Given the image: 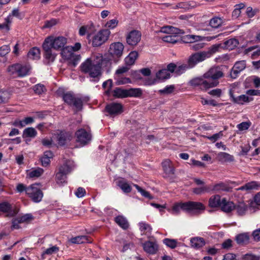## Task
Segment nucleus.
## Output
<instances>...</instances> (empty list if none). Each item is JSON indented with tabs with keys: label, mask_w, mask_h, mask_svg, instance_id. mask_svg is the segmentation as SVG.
Wrapping results in <instances>:
<instances>
[{
	"label": "nucleus",
	"mask_w": 260,
	"mask_h": 260,
	"mask_svg": "<svg viewBox=\"0 0 260 260\" xmlns=\"http://www.w3.org/2000/svg\"><path fill=\"white\" fill-rule=\"evenodd\" d=\"M223 76V73L218 67L211 68L202 77H197L189 82L191 86H199L202 90H207L218 85V79Z\"/></svg>",
	"instance_id": "f257e3e1"
},
{
	"label": "nucleus",
	"mask_w": 260,
	"mask_h": 260,
	"mask_svg": "<svg viewBox=\"0 0 260 260\" xmlns=\"http://www.w3.org/2000/svg\"><path fill=\"white\" fill-rule=\"evenodd\" d=\"M67 43V39L62 36H50L45 39L42 44V49L43 56L47 64L53 62L56 57L57 53L53 50H61Z\"/></svg>",
	"instance_id": "f03ea898"
},
{
	"label": "nucleus",
	"mask_w": 260,
	"mask_h": 260,
	"mask_svg": "<svg viewBox=\"0 0 260 260\" xmlns=\"http://www.w3.org/2000/svg\"><path fill=\"white\" fill-rule=\"evenodd\" d=\"M80 68L82 73L88 75L89 77L91 78V81L98 82L102 76V63L99 62L95 64L90 58L87 59L83 62L80 66Z\"/></svg>",
	"instance_id": "7ed1b4c3"
},
{
	"label": "nucleus",
	"mask_w": 260,
	"mask_h": 260,
	"mask_svg": "<svg viewBox=\"0 0 260 260\" xmlns=\"http://www.w3.org/2000/svg\"><path fill=\"white\" fill-rule=\"evenodd\" d=\"M204 209L205 207L202 203L188 201L175 203L172 207V213L174 215H177L182 210L187 213L194 214Z\"/></svg>",
	"instance_id": "20e7f679"
},
{
	"label": "nucleus",
	"mask_w": 260,
	"mask_h": 260,
	"mask_svg": "<svg viewBox=\"0 0 260 260\" xmlns=\"http://www.w3.org/2000/svg\"><path fill=\"white\" fill-rule=\"evenodd\" d=\"M30 69L29 65L16 63L9 66L7 68V71L11 75L23 77L28 75Z\"/></svg>",
	"instance_id": "39448f33"
},
{
	"label": "nucleus",
	"mask_w": 260,
	"mask_h": 260,
	"mask_svg": "<svg viewBox=\"0 0 260 260\" xmlns=\"http://www.w3.org/2000/svg\"><path fill=\"white\" fill-rule=\"evenodd\" d=\"M53 138L60 146H64L72 140L73 135L72 133L65 130H57L53 135Z\"/></svg>",
	"instance_id": "423d86ee"
},
{
	"label": "nucleus",
	"mask_w": 260,
	"mask_h": 260,
	"mask_svg": "<svg viewBox=\"0 0 260 260\" xmlns=\"http://www.w3.org/2000/svg\"><path fill=\"white\" fill-rule=\"evenodd\" d=\"M62 99L66 103L74 107L77 111H81L82 109V100L81 98H76L73 93L70 92L64 93L62 95Z\"/></svg>",
	"instance_id": "0eeeda50"
},
{
	"label": "nucleus",
	"mask_w": 260,
	"mask_h": 260,
	"mask_svg": "<svg viewBox=\"0 0 260 260\" xmlns=\"http://www.w3.org/2000/svg\"><path fill=\"white\" fill-rule=\"evenodd\" d=\"M209 56V53L205 52V51H198L191 54L189 56L187 62L189 64V67L193 68L199 63L208 58Z\"/></svg>",
	"instance_id": "6e6552de"
},
{
	"label": "nucleus",
	"mask_w": 260,
	"mask_h": 260,
	"mask_svg": "<svg viewBox=\"0 0 260 260\" xmlns=\"http://www.w3.org/2000/svg\"><path fill=\"white\" fill-rule=\"evenodd\" d=\"M110 31L109 29H103L95 34L92 39L93 47H100L104 44L109 39Z\"/></svg>",
	"instance_id": "1a4fd4ad"
},
{
	"label": "nucleus",
	"mask_w": 260,
	"mask_h": 260,
	"mask_svg": "<svg viewBox=\"0 0 260 260\" xmlns=\"http://www.w3.org/2000/svg\"><path fill=\"white\" fill-rule=\"evenodd\" d=\"M26 194L35 203L40 202L43 197L42 191L37 184H32L28 187Z\"/></svg>",
	"instance_id": "9d476101"
},
{
	"label": "nucleus",
	"mask_w": 260,
	"mask_h": 260,
	"mask_svg": "<svg viewBox=\"0 0 260 260\" xmlns=\"http://www.w3.org/2000/svg\"><path fill=\"white\" fill-rule=\"evenodd\" d=\"M76 141L82 145L89 144L92 140V136L90 132L86 131L84 128H80L75 133Z\"/></svg>",
	"instance_id": "9b49d317"
},
{
	"label": "nucleus",
	"mask_w": 260,
	"mask_h": 260,
	"mask_svg": "<svg viewBox=\"0 0 260 260\" xmlns=\"http://www.w3.org/2000/svg\"><path fill=\"white\" fill-rule=\"evenodd\" d=\"M217 36L212 37H206L207 41H211V40L216 38ZM206 37L201 36H197L194 35H187L183 36L181 37V40L182 42L184 43H189L192 44V43L197 41H203L205 39Z\"/></svg>",
	"instance_id": "f8f14e48"
},
{
	"label": "nucleus",
	"mask_w": 260,
	"mask_h": 260,
	"mask_svg": "<svg viewBox=\"0 0 260 260\" xmlns=\"http://www.w3.org/2000/svg\"><path fill=\"white\" fill-rule=\"evenodd\" d=\"M105 111L111 116H116L123 112V106L121 104L112 103L106 105Z\"/></svg>",
	"instance_id": "ddd939ff"
},
{
	"label": "nucleus",
	"mask_w": 260,
	"mask_h": 260,
	"mask_svg": "<svg viewBox=\"0 0 260 260\" xmlns=\"http://www.w3.org/2000/svg\"><path fill=\"white\" fill-rule=\"evenodd\" d=\"M141 32L137 30L131 31L126 36V43L131 46H136L141 39Z\"/></svg>",
	"instance_id": "4468645a"
},
{
	"label": "nucleus",
	"mask_w": 260,
	"mask_h": 260,
	"mask_svg": "<svg viewBox=\"0 0 260 260\" xmlns=\"http://www.w3.org/2000/svg\"><path fill=\"white\" fill-rule=\"evenodd\" d=\"M123 49L124 46L121 43L115 42L111 44L109 52L114 58H119L123 54Z\"/></svg>",
	"instance_id": "2eb2a0df"
},
{
	"label": "nucleus",
	"mask_w": 260,
	"mask_h": 260,
	"mask_svg": "<svg viewBox=\"0 0 260 260\" xmlns=\"http://www.w3.org/2000/svg\"><path fill=\"white\" fill-rule=\"evenodd\" d=\"M246 66V61L245 60H241L237 61L231 73V77L233 79H235L237 77L238 74L243 70H244Z\"/></svg>",
	"instance_id": "dca6fc26"
},
{
	"label": "nucleus",
	"mask_w": 260,
	"mask_h": 260,
	"mask_svg": "<svg viewBox=\"0 0 260 260\" xmlns=\"http://www.w3.org/2000/svg\"><path fill=\"white\" fill-rule=\"evenodd\" d=\"M76 168L74 161L71 159H64L59 165L58 169H62L64 173L68 175Z\"/></svg>",
	"instance_id": "f3484780"
},
{
	"label": "nucleus",
	"mask_w": 260,
	"mask_h": 260,
	"mask_svg": "<svg viewBox=\"0 0 260 260\" xmlns=\"http://www.w3.org/2000/svg\"><path fill=\"white\" fill-rule=\"evenodd\" d=\"M165 177H172L175 173V169L171 161L166 159L161 163Z\"/></svg>",
	"instance_id": "a211bd4d"
},
{
	"label": "nucleus",
	"mask_w": 260,
	"mask_h": 260,
	"mask_svg": "<svg viewBox=\"0 0 260 260\" xmlns=\"http://www.w3.org/2000/svg\"><path fill=\"white\" fill-rule=\"evenodd\" d=\"M142 246L144 250L147 253L154 254L158 250V245L155 242L146 241L142 243Z\"/></svg>",
	"instance_id": "6ab92c4d"
},
{
	"label": "nucleus",
	"mask_w": 260,
	"mask_h": 260,
	"mask_svg": "<svg viewBox=\"0 0 260 260\" xmlns=\"http://www.w3.org/2000/svg\"><path fill=\"white\" fill-rule=\"evenodd\" d=\"M0 211L7 214V216L13 217L16 214V211L13 209L12 205L7 202L0 203Z\"/></svg>",
	"instance_id": "aec40b11"
},
{
	"label": "nucleus",
	"mask_w": 260,
	"mask_h": 260,
	"mask_svg": "<svg viewBox=\"0 0 260 260\" xmlns=\"http://www.w3.org/2000/svg\"><path fill=\"white\" fill-rule=\"evenodd\" d=\"M62 169H58L56 173L55 180L56 183L59 185H63L67 183V174L64 173Z\"/></svg>",
	"instance_id": "412c9836"
},
{
	"label": "nucleus",
	"mask_w": 260,
	"mask_h": 260,
	"mask_svg": "<svg viewBox=\"0 0 260 260\" xmlns=\"http://www.w3.org/2000/svg\"><path fill=\"white\" fill-rule=\"evenodd\" d=\"M44 170L39 167L32 168L31 170L26 171V176L29 178H37L40 177L44 173Z\"/></svg>",
	"instance_id": "4be33fe9"
},
{
	"label": "nucleus",
	"mask_w": 260,
	"mask_h": 260,
	"mask_svg": "<svg viewBox=\"0 0 260 260\" xmlns=\"http://www.w3.org/2000/svg\"><path fill=\"white\" fill-rule=\"evenodd\" d=\"M160 32L168 34H183V30L172 26H166L161 28Z\"/></svg>",
	"instance_id": "5701e85b"
},
{
	"label": "nucleus",
	"mask_w": 260,
	"mask_h": 260,
	"mask_svg": "<svg viewBox=\"0 0 260 260\" xmlns=\"http://www.w3.org/2000/svg\"><path fill=\"white\" fill-rule=\"evenodd\" d=\"M69 241L73 244H80L85 243H91V241L89 239L87 236L82 235L78 236L75 237L71 238L69 240Z\"/></svg>",
	"instance_id": "b1692460"
},
{
	"label": "nucleus",
	"mask_w": 260,
	"mask_h": 260,
	"mask_svg": "<svg viewBox=\"0 0 260 260\" xmlns=\"http://www.w3.org/2000/svg\"><path fill=\"white\" fill-rule=\"evenodd\" d=\"M224 212H230L234 208V204L232 202L227 201L225 198L221 200V205L220 207Z\"/></svg>",
	"instance_id": "393cba45"
},
{
	"label": "nucleus",
	"mask_w": 260,
	"mask_h": 260,
	"mask_svg": "<svg viewBox=\"0 0 260 260\" xmlns=\"http://www.w3.org/2000/svg\"><path fill=\"white\" fill-rule=\"evenodd\" d=\"M53 157V152L51 151H46L41 158L42 165L43 167H47L50 164V159Z\"/></svg>",
	"instance_id": "a878e982"
},
{
	"label": "nucleus",
	"mask_w": 260,
	"mask_h": 260,
	"mask_svg": "<svg viewBox=\"0 0 260 260\" xmlns=\"http://www.w3.org/2000/svg\"><path fill=\"white\" fill-rule=\"evenodd\" d=\"M116 184L124 193H129L132 191V187L123 178L117 180Z\"/></svg>",
	"instance_id": "bb28decb"
},
{
	"label": "nucleus",
	"mask_w": 260,
	"mask_h": 260,
	"mask_svg": "<svg viewBox=\"0 0 260 260\" xmlns=\"http://www.w3.org/2000/svg\"><path fill=\"white\" fill-rule=\"evenodd\" d=\"M112 95L115 98H127V90L124 89L120 87H116L112 91Z\"/></svg>",
	"instance_id": "cd10ccee"
},
{
	"label": "nucleus",
	"mask_w": 260,
	"mask_h": 260,
	"mask_svg": "<svg viewBox=\"0 0 260 260\" xmlns=\"http://www.w3.org/2000/svg\"><path fill=\"white\" fill-rule=\"evenodd\" d=\"M190 245L191 247L199 249L205 245V240L203 238L194 237L190 239Z\"/></svg>",
	"instance_id": "c85d7f7f"
},
{
	"label": "nucleus",
	"mask_w": 260,
	"mask_h": 260,
	"mask_svg": "<svg viewBox=\"0 0 260 260\" xmlns=\"http://www.w3.org/2000/svg\"><path fill=\"white\" fill-rule=\"evenodd\" d=\"M37 132L35 128L29 127L23 130L22 137L23 138H34L37 136Z\"/></svg>",
	"instance_id": "c756f323"
},
{
	"label": "nucleus",
	"mask_w": 260,
	"mask_h": 260,
	"mask_svg": "<svg viewBox=\"0 0 260 260\" xmlns=\"http://www.w3.org/2000/svg\"><path fill=\"white\" fill-rule=\"evenodd\" d=\"M138 56V53L137 51H132L124 59L125 65L130 67L135 63Z\"/></svg>",
	"instance_id": "7c9ffc66"
},
{
	"label": "nucleus",
	"mask_w": 260,
	"mask_h": 260,
	"mask_svg": "<svg viewBox=\"0 0 260 260\" xmlns=\"http://www.w3.org/2000/svg\"><path fill=\"white\" fill-rule=\"evenodd\" d=\"M40 49L35 47L29 50L27 53V57L31 59L38 60L40 58Z\"/></svg>",
	"instance_id": "2f4dec72"
},
{
	"label": "nucleus",
	"mask_w": 260,
	"mask_h": 260,
	"mask_svg": "<svg viewBox=\"0 0 260 260\" xmlns=\"http://www.w3.org/2000/svg\"><path fill=\"white\" fill-rule=\"evenodd\" d=\"M170 77V73L167 72V70L166 69L160 70L156 73V79L157 81H164L169 79Z\"/></svg>",
	"instance_id": "473e14b6"
},
{
	"label": "nucleus",
	"mask_w": 260,
	"mask_h": 260,
	"mask_svg": "<svg viewBox=\"0 0 260 260\" xmlns=\"http://www.w3.org/2000/svg\"><path fill=\"white\" fill-rule=\"evenodd\" d=\"M238 44L239 41L236 39L232 38L225 41L222 47L226 49L232 50L236 47Z\"/></svg>",
	"instance_id": "72a5a7b5"
},
{
	"label": "nucleus",
	"mask_w": 260,
	"mask_h": 260,
	"mask_svg": "<svg viewBox=\"0 0 260 260\" xmlns=\"http://www.w3.org/2000/svg\"><path fill=\"white\" fill-rule=\"evenodd\" d=\"M237 243L240 245H246L249 243V236L247 233H242L236 236Z\"/></svg>",
	"instance_id": "f704fd0d"
},
{
	"label": "nucleus",
	"mask_w": 260,
	"mask_h": 260,
	"mask_svg": "<svg viewBox=\"0 0 260 260\" xmlns=\"http://www.w3.org/2000/svg\"><path fill=\"white\" fill-rule=\"evenodd\" d=\"M221 205V200L220 196L219 195H215L212 196L209 200V206L212 208L220 207Z\"/></svg>",
	"instance_id": "c9c22d12"
},
{
	"label": "nucleus",
	"mask_w": 260,
	"mask_h": 260,
	"mask_svg": "<svg viewBox=\"0 0 260 260\" xmlns=\"http://www.w3.org/2000/svg\"><path fill=\"white\" fill-rule=\"evenodd\" d=\"M115 222L121 228L126 230L128 228L129 224L127 219L123 216L119 215L115 218Z\"/></svg>",
	"instance_id": "e433bc0d"
},
{
	"label": "nucleus",
	"mask_w": 260,
	"mask_h": 260,
	"mask_svg": "<svg viewBox=\"0 0 260 260\" xmlns=\"http://www.w3.org/2000/svg\"><path fill=\"white\" fill-rule=\"evenodd\" d=\"M219 161L223 162H232L234 160V157L225 152H220L217 155Z\"/></svg>",
	"instance_id": "4c0bfd02"
},
{
	"label": "nucleus",
	"mask_w": 260,
	"mask_h": 260,
	"mask_svg": "<svg viewBox=\"0 0 260 260\" xmlns=\"http://www.w3.org/2000/svg\"><path fill=\"white\" fill-rule=\"evenodd\" d=\"M260 184L256 181H251L246 183L244 185L239 188L240 190H250L253 189H257L259 187Z\"/></svg>",
	"instance_id": "58836bf2"
},
{
	"label": "nucleus",
	"mask_w": 260,
	"mask_h": 260,
	"mask_svg": "<svg viewBox=\"0 0 260 260\" xmlns=\"http://www.w3.org/2000/svg\"><path fill=\"white\" fill-rule=\"evenodd\" d=\"M210 186L211 187V191H228L229 190L227 185L222 182L214 185H210Z\"/></svg>",
	"instance_id": "ea45409f"
},
{
	"label": "nucleus",
	"mask_w": 260,
	"mask_h": 260,
	"mask_svg": "<svg viewBox=\"0 0 260 260\" xmlns=\"http://www.w3.org/2000/svg\"><path fill=\"white\" fill-rule=\"evenodd\" d=\"M240 216L244 215L247 210V206L243 202L239 203L237 205H234V208Z\"/></svg>",
	"instance_id": "a19ab883"
},
{
	"label": "nucleus",
	"mask_w": 260,
	"mask_h": 260,
	"mask_svg": "<svg viewBox=\"0 0 260 260\" xmlns=\"http://www.w3.org/2000/svg\"><path fill=\"white\" fill-rule=\"evenodd\" d=\"M59 247L56 245L52 246V247L46 249L41 255V259H45L46 258V255H51L53 253H56L59 251Z\"/></svg>",
	"instance_id": "79ce46f5"
},
{
	"label": "nucleus",
	"mask_w": 260,
	"mask_h": 260,
	"mask_svg": "<svg viewBox=\"0 0 260 260\" xmlns=\"http://www.w3.org/2000/svg\"><path fill=\"white\" fill-rule=\"evenodd\" d=\"M211 191L210 185H203L201 187H196L193 189V192L197 194H202L205 193H209Z\"/></svg>",
	"instance_id": "37998d69"
},
{
	"label": "nucleus",
	"mask_w": 260,
	"mask_h": 260,
	"mask_svg": "<svg viewBox=\"0 0 260 260\" xmlns=\"http://www.w3.org/2000/svg\"><path fill=\"white\" fill-rule=\"evenodd\" d=\"M139 225L141 232L144 233L146 232V234H147L148 236L151 234L152 229L150 224L145 222L141 221L139 223Z\"/></svg>",
	"instance_id": "c03bdc74"
},
{
	"label": "nucleus",
	"mask_w": 260,
	"mask_h": 260,
	"mask_svg": "<svg viewBox=\"0 0 260 260\" xmlns=\"http://www.w3.org/2000/svg\"><path fill=\"white\" fill-rule=\"evenodd\" d=\"M73 54L74 53L69 46L64 47L61 50V56L64 59L68 60Z\"/></svg>",
	"instance_id": "a18cd8bd"
},
{
	"label": "nucleus",
	"mask_w": 260,
	"mask_h": 260,
	"mask_svg": "<svg viewBox=\"0 0 260 260\" xmlns=\"http://www.w3.org/2000/svg\"><path fill=\"white\" fill-rule=\"evenodd\" d=\"M175 89L174 85H170L166 86L164 89H159L158 93L160 95H165L172 93Z\"/></svg>",
	"instance_id": "49530a36"
},
{
	"label": "nucleus",
	"mask_w": 260,
	"mask_h": 260,
	"mask_svg": "<svg viewBox=\"0 0 260 260\" xmlns=\"http://www.w3.org/2000/svg\"><path fill=\"white\" fill-rule=\"evenodd\" d=\"M223 23L221 18L218 17H214L210 19L209 25L214 28H217L220 26Z\"/></svg>",
	"instance_id": "de8ad7c7"
},
{
	"label": "nucleus",
	"mask_w": 260,
	"mask_h": 260,
	"mask_svg": "<svg viewBox=\"0 0 260 260\" xmlns=\"http://www.w3.org/2000/svg\"><path fill=\"white\" fill-rule=\"evenodd\" d=\"M203 41H197L189 45L190 49L193 51H199L206 45V43L202 42Z\"/></svg>",
	"instance_id": "09e8293b"
},
{
	"label": "nucleus",
	"mask_w": 260,
	"mask_h": 260,
	"mask_svg": "<svg viewBox=\"0 0 260 260\" xmlns=\"http://www.w3.org/2000/svg\"><path fill=\"white\" fill-rule=\"evenodd\" d=\"M176 35L177 34H170L167 35L162 38V40L167 43L175 44L179 41L178 37H177Z\"/></svg>",
	"instance_id": "8fccbe9b"
},
{
	"label": "nucleus",
	"mask_w": 260,
	"mask_h": 260,
	"mask_svg": "<svg viewBox=\"0 0 260 260\" xmlns=\"http://www.w3.org/2000/svg\"><path fill=\"white\" fill-rule=\"evenodd\" d=\"M142 94L140 88H130L127 90V97H139Z\"/></svg>",
	"instance_id": "3c124183"
},
{
	"label": "nucleus",
	"mask_w": 260,
	"mask_h": 260,
	"mask_svg": "<svg viewBox=\"0 0 260 260\" xmlns=\"http://www.w3.org/2000/svg\"><path fill=\"white\" fill-rule=\"evenodd\" d=\"M11 23L12 19L11 18V16H8L5 19L4 23H0V29H5L8 31L10 29V25Z\"/></svg>",
	"instance_id": "603ef678"
},
{
	"label": "nucleus",
	"mask_w": 260,
	"mask_h": 260,
	"mask_svg": "<svg viewBox=\"0 0 260 260\" xmlns=\"http://www.w3.org/2000/svg\"><path fill=\"white\" fill-rule=\"evenodd\" d=\"M81 56L80 55L75 54L74 53L68 60L70 64L72 65L73 67L76 66L79 61L80 60Z\"/></svg>",
	"instance_id": "864d4df0"
},
{
	"label": "nucleus",
	"mask_w": 260,
	"mask_h": 260,
	"mask_svg": "<svg viewBox=\"0 0 260 260\" xmlns=\"http://www.w3.org/2000/svg\"><path fill=\"white\" fill-rule=\"evenodd\" d=\"M163 243L168 247L173 249L177 246V240L175 239H170L169 238H165L163 240Z\"/></svg>",
	"instance_id": "5fc2aeb1"
},
{
	"label": "nucleus",
	"mask_w": 260,
	"mask_h": 260,
	"mask_svg": "<svg viewBox=\"0 0 260 260\" xmlns=\"http://www.w3.org/2000/svg\"><path fill=\"white\" fill-rule=\"evenodd\" d=\"M9 99V93L5 90H0V104L7 103Z\"/></svg>",
	"instance_id": "6e6d98bb"
},
{
	"label": "nucleus",
	"mask_w": 260,
	"mask_h": 260,
	"mask_svg": "<svg viewBox=\"0 0 260 260\" xmlns=\"http://www.w3.org/2000/svg\"><path fill=\"white\" fill-rule=\"evenodd\" d=\"M249 101L248 96L244 94L241 95L236 97V99H234V103L239 104H243L244 103L248 102Z\"/></svg>",
	"instance_id": "4d7b16f0"
},
{
	"label": "nucleus",
	"mask_w": 260,
	"mask_h": 260,
	"mask_svg": "<svg viewBox=\"0 0 260 260\" xmlns=\"http://www.w3.org/2000/svg\"><path fill=\"white\" fill-rule=\"evenodd\" d=\"M134 186L136 187L137 190L141 193L142 196L149 199H152L153 198L150 194L149 192L142 189L137 184H134Z\"/></svg>",
	"instance_id": "13d9d810"
},
{
	"label": "nucleus",
	"mask_w": 260,
	"mask_h": 260,
	"mask_svg": "<svg viewBox=\"0 0 260 260\" xmlns=\"http://www.w3.org/2000/svg\"><path fill=\"white\" fill-rule=\"evenodd\" d=\"M129 69L130 67L126 65L125 66L119 67L115 72L116 78L120 77L122 74L127 72Z\"/></svg>",
	"instance_id": "bf43d9fd"
},
{
	"label": "nucleus",
	"mask_w": 260,
	"mask_h": 260,
	"mask_svg": "<svg viewBox=\"0 0 260 260\" xmlns=\"http://www.w3.org/2000/svg\"><path fill=\"white\" fill-rule=\"evenodd\" d=\"M189 69L191 68L189 67V64L188 63L187 64H183L178 67L177 66L176 74L180 75L184 73L186 70Z\"/></svg>",
	"instance_id": "052dcab7"
},
{
	"label": "nucleus",
	"mask_w": 260,
	"mask_h": 260,
	"mask_svg": "<svg viewBox=\"0 0 260 260\" xmlns=\"http://www.w3.org/2000/svg\"><path fill=\"white\" fill-rule=\"evenodd\" d=\"M223 136V132L220 131L218 133H216L211 136L207 137V138L212 142H215L219 139L221 138Z\"/></svg>",
	"instance_id": "680f3d73"
},
{
	"label": "nucleus",
	"mask_w": 260,
	"mask_h": 260,
	"mask_svg": "<svg viewBox=\"0 0 260 260\" xmlns=\"http://www.w3.org/2000/svg\"><path fill=\"white\" fill-rule=\"evenodd\" d=\"M116 79L117 80L116 84L117 85H122L132 83L131 80L129 78L119 77H117Z\"/></svg>",
	"instance_id": "e2e57ef3"
},
{
	"label": "nucleus",
	"mask_w": 260,
	"mask_h": 260,
	"mask_svg": "<svg viewBox=\"0 0 260 260\" xmlns=\"http://www.w3.org/2000/svg\"><path fill=\"white\" fill-rule=\"evenodd\" d=\"M46 90L45 86L42 84H37L34 87V90L36 94H41Z\"/></svg>",
	"instance_id": "0e129e2a"
},
{
	"label": "nucleus",
	"mask_w": 260,
	"mask_h": 260,
	"mask_svg": "<svg viewBox=\"0 0 260 260\" xmlns=\"http://www.w3.org/2000/svg\"><path fill=\"white\" fill-rule=\"evenodd\" d=\"M57 20L56 19H52L45 22L43 28H51L57 24Z\"/></svg>",
	"instance_id": "69168bd1"
},
{
	"label": "nucleus",
	"mask_w": 260,
	"mask_h": 260,
	"mask_svg": "<svg viewBox=\"0 0 260 260\" xmlns=\"http://www.w3.org/2000/svg\"><path fill=\"white\" fill-rule=\"evenodd\" d=\"M243 260H259L260 257L259 256L251 254L246 253L243 255Z\"/></svg>",
	"instance_id": "338daca9"
},
{
	"label": "nucleus",
	"mask_w": 260,
	"mask_h": 260,
	"mask_svg": "<svg viewBox=\"0 0 260 260\" xmlns=\"http://www.w3.org/2000/svg\"><path fill=\"white\" fill-rule=\"evenodd\" d=\"M10 51V47L9 45H3L0 48V56L3 57Z\"/></svg>",
	"instance_id": "774afa93"
}]
</instances>
